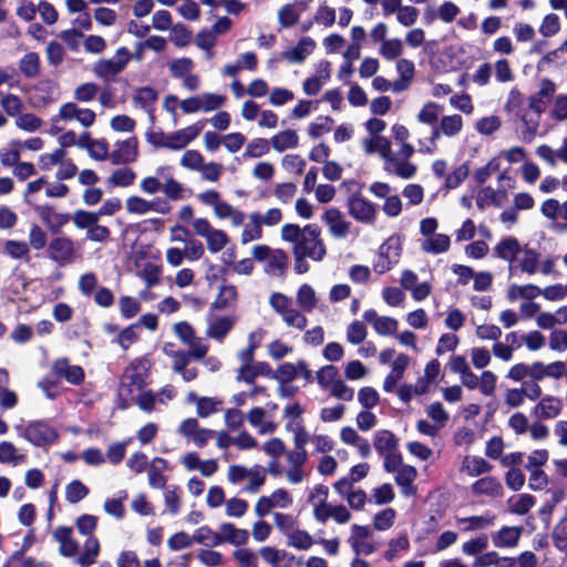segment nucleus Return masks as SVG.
Returning <instances> with one entry per match:
<instances>
[{"instance_id":"9b49d317","label":"nucleus","mask_w":567,"mask_h":567,"mask_svg":"<svg viewBox=\"0 0 567 567\" xmlns=\"http://www.w3.org/2000/svg\"><path fill=\"white\" fill-rule=\"evenodd\" d=\"M322 220L329 226L331 235L336 238H344L350 230L351 223L343 219L342 213L338 208H328Z\"/></svg>"},{"instance_id":"a878e982","label":"nucleus","mask_w":567,"mask_h":567,"mask_svg":"<svg viewBox=\"0 0 567 567\" xmlns=\"http://www.w3.org/2000/svg\"><path fill=\"white\" fill-rule=\"evenodd\" d=\"M535 505V498L529 494H518L507 501V509L517 515H525Z\"/></svg>"},{"instance_id":"dca6fc26","label":"nucleus","mask_w":567,"mask_h":567,"mask_svg":"<svg viewBox=\"0 0 567 567\" xmlns=\"http://www.w3.org/2000/svg\"><path fill=\"white\" fill-rule=\"evenodd\" d=\"M410 363V358L405 353H400L392 363L391 372L385 377L383 382V390L385 392H393L396 383L403 378L404 371Z\"/></svg>"},{"instance_id":"72a5a7b5","label":"nucleus","mask_w":567,"mask_h":567,"mask_svg":"<svg viewBox=\"0 0 567 567\" xmlns=\"http://www.w3.org/2000/svg\"><path fill=\"white\" fill-rule=\"evenodd\" d=\"M297 302L305 311H312L317 305V298L316 292L310 285L303 284L300 286L297 292Z\"/></svg>"},{"instance_id":"c9c22d12","label":"nucleus","mask_w":567,"mask_h":567,"mask_svg":"<svg viewBox=\"0 0 567 567\" xmlns=\"http://www.w3.org/2000/svg\"><path fill=\"white\" fill-rule=\"evenodd\" d=\"M4 251L13 259H30V248L25 241L9 239L4 243Z\"/></svg>"},{"instance_id":"bb28decb","label":"nucleus","mask_w":567,"mask_h":567,"mask_svg":"<svg viewBox=\"0 0 567 567\" xmlns=\"http://www.w3.org/2000/svg\"><path fill=\"white\" fill-rule=\"evenodd\" d=\"M100 553V543L95 537H87L84 543V551L79 556L78 563L81 567H90L96 560Z\"/></svg>"},{"instance_id":"2f4dec72","label":"nucleus","mask_w":567,"mask_h":567,"mask_svg":"<svg viewBox=\"0 0 567 567\" xmlns=\"http://www.w3.org/2000/svg\"><path fill=\"white\" fill-rule=\"evenodd\" d=\"M136 178V174L131 168H118L112 173L107 179V184L113 187L131 186Z\"/></svg>"},{"instance_id":"f257e3e1","label":"nucleus","mask_w":567,"mask_h":567,"mask_svg":"<svg viewBox=\"0 0 567 567\" xmlns=\"http://www.w3.org/2000/svg\"><path fill=\"white\" fill-rule=\"evenodd\" d=\"M281 239L292 243V254L321 261L327 255V247L321 238V228L317 224H308L300 228L297 224H285L281 227Z\"/></svg>"},{"instance_id":"c85d7f7f","label":"nucleus","mask_w":567,"mask_h":567,"mask_svg":"<svg viewBox=\"0 0 567 567\" xmlns=\"http://www.w3.org/2000/svg\"><path fill=\"white\" fill-rule=\"evenodd\" d=\"M261 558L271 565V567H291V561L293 560V556H289V563L285 565H279V561L286 557H288V553L286 550L276 549L270 546L262 547L259 550Z\"/></svg>"},{"instance_id":"412c9836","label":"nucleus","mask_w":567,"mask_h":567,"mask_svg":"<svg viewBox=\"0 0 567 567\" xmlns=\"http://www.w3.org/2000/svg\"><path fill=\"white\" fill-rule=\"evenodd\" d=\"M223 543H229L236 546L245 545L249 538L247 529H238L231 523L220 525Z\"/></svg>"},{"instance_id":"ea45409f","label":"nucleus","mask_w":567,"mask_h":567,"mask_svg":"<svg viewBox=\"0 0 567 567\" xmlns=\"http://www.w3.org/2000/svg\"><path fill=\"white\" fill-rule=\"evenodd\" d=\"M61 382V378L54 369V363L51 370L38 382V386L45 393L49 399L54 398L52 392Z\"/></svg>"},{"instance_id":"3c124183","label":"nucleus","mask_w":567,"mask_h":567,"mask_svg":"<svg viewBox=\"0 0 567 567\" xmlns=\"http://www.w3.org/2000/svg\"><path fill=\"white\" fill-rule=\"evenodd\" d=\"M286 430L288 432L295 433L293 441L296 450H306L305 446L309 441V434L306 431L302 422L300 421L296 425H293L292 421H288L286 424Z\"/></svg>"},{"instance_id":"e433bc0d","label":"nucleus","mask_w":567,"mask_h":567,"mask_svg":"<svg viewBox=\"0 0 567 567\" xmlns=\"http://www.w3.org/2000/svg\"><path fill=\"white\" fill-rule=\"evenodd\" d=\"M313 544L312 536L303 529H295L288 534V546L300 550L309 549Z\"/></svg>"},{"instance_id":"052dcab7","label":"nucleus","mask_w":567,"mask_h":567,"mask_svg":"<svg viewBox=\"0 0 567 567\" xmlns=\"http://www.w3.org/2000/svg\"><path fill=\"white\" fill-rule=\"evenodd\" d=\"M299 13L293 4H285L278 12V21L281 28H290L299 21Z\"/></svg>"},{"instance_id":"5701e85b","label":"nucleus","mask_w":567,"mask_h":567,"mask_svg":"<svg viewBox=\"0 0 567 567\" xmlns=\"http://www.w3.org/2000/svg\"><path fill=\"white\" fill-rule=\"evenodd\" d=\"M19 70L27 79H34L40 74L41 60L37 52L25 53L19 61Z\"/></svg>"},{"instance_id":"9d476101","label":"nucleus","mask_w":567,"mask_h":567,"mask_svg":"<svg viewBox=\"0 0 567 567\" xmlns=\"http://www.w3.org/2000/svg\"><path fill=\"white\" fill-rule=\"evenodd\" d=\"M563 410V402L560 399L546 395L533 408V415L537 420H551L557 417Z\"/></svg>"},{"instance_id":"6ab92c4d","label":"nucleus","mask_w":567,"mask_h":567,"mask_svg":"<svg viewBox=\"0 0 567 567\" xmlns=\"http://www.w3.org/2000/svg\"><path fill=\"white\" fill-rule=\"evenodd\" d=\"M395 476V483L402 487V493L405 496H413L416 494V486L413 485L414 480L417 476V471L412 465H404L399 468Z\"/></svg>"},{"instance_id":"cd10ccee","label":"nucleus","mask_w":567,"mask_h":567,"mask_svg":"<svg viewBox=\"0 0 567 567\" xmlns=\"http://www.w3.org/2000/svg\"><path fill=\"white\" fill-rule=\"evenodd\" d=\"M237 288L234 285H223L219 289L218 295L216 296L214 302L212 303V310H223L226 309L231 301H236L237 299Z\"/></svg>"},{"instance_id":"69168bd1","label":"nucleus","mask_w":567,"mask_h":567,"mask_svg":"<svg viewBox=\"0 0 567 567\" xmlns=\"http://www.w3.org/2000/svg\"><path fill=\"white\" fill-rule=\"evenodd\" d=\"M560 30V20L558 16L549 13L544 17L539 27V32L543 37L549 38L557 34Z\"/></svg>"},{"instance_id":"f03ea898","label":"nucleus","mask_w":567,"mask_h":567,"mask_svg":"<svg viewBox=\"0 0 567 567\" xmlns=\"http://www.w3.org/2000/svg\"><path fill=\"white\" fill-rule=\"evenodd\" d=\"M556 92V84L549 79H543L539 82V89L537 93L529 97L528 112L522 115V120L527 126L526 138L530 140L538 127V120L542 112L547 106V99L551 97Z\"/></svg>"},{"instance_id":"a211bd4d","label":"nucleus","mask_w":567,"mask_h":567,"mask_svg":"<svg viewBox=\"0 0 567 567\" xmlns=\"http://www.w3.org/2000/svg\"><path fill=\"white\" fill-rule=\"evenodd\" d=\"M122 71L123 63L116 62L114 59H101L93 66L94 74L105 82L113 81Z\"/></svg>"},{"instance_id":"a19ab883","label":"nucleus","mask_w":567,"mask_h":567,"mask_svg":"<svg viewBox=\"0 0 567 567\" xmlns=\"http://www.w3.org/2000/svg\"><path fill=\"white\" fill-rule=\"evenodd\" d=\"M10 145L12 146V150H0V162L4 167H16L20 162V148L22 147V143L13 140Z\"/></svg>"},{"instance_id":"4468645a","label":"nucleus","mask_w":567,"mask_h":567,"mask_svg":"<svg viewBox=\"0 0 567 567\" xmlns=\"http://www.w3.org/2000/svg\"><path fill=\"white\" fill-rule=\"evenodd\" d=\"M316 48V42L310 37H303L296 47L281 53L282 59L290 63H302Z\"/></svg>"},{"instance_id":"0e129e2a","label":"nucleus","mask_w":567,"mask_h":567,"mask_svg":"<svg viewBox=\"0 0 567 567\" xmlns=\"http://www.w3.org/2000/svg\"><path fill=\"white\" fill-rule=\"evenodd\" d=\"M48 244L47 233L37 224H33L29 231V248L34 250L43 249Z\"/></svg>"},{"instance_id":"39448f33","label":"nucleus","mask_w":567,"mask_h":567,"mask_svg":"<svg viewBox=\"0 0 567 567\" xmlns=\"http://www.w3.org/2000/svg\"><path fill=\"white\" fill-rule=\"evenodd\" d=\"M401 254L402 238L394 234L379 247L378 259L373 264L374 271L379 275L385 274L399 262Z\"/></svg>"},{"instance_id":"393cba45","label":"nucleus","mask_w":567,"mask_h":567,"mask_svg":"<svg viewBox=\"0 0 567 567\" xmlns=\"http://www.w3.org/2000/svg\"><path fill=\"white\" fill-rule=\"evenodd\" d=\"M299 137L293 130H285L271 137V145L277 152L298 146Z\"/></svg>"},{"instance_id":"4d7b16f0","label":"nucleus","mask_w":567,"mask_h":567,"mask_svg":"<svg viewBox=\"0 0 567 567\" xmlns=\"http://www.w3.org/2000/svg\"><path fill=\"white\" fill-rule=\"evenodd\" d=\"M403 50L402 41L398 38L383 41L380 48V54L391 61L401 55Z\"/></svg>"},{"instance_id":"7c9ffc66","label":"nucleus","mask_w":567,"mask_h":567,"mask_svg":"<svg viewBox=\"0 0 567 567\" xmlns=\"http://www.w3.org/2000/svg\"><path fill=\"white\" fill-rule=\"evenodd\" d=\"M193 542L198 544H203L205 546H217L223 544L221 535L218 533H214L210 527L202 526L197 528L193 536Z\"/></svg>"},{"instance_id":"774afa93","label":"nucleus","mask_w":567,"mask_h":567,"mask_svg":"<svg viewBox=\"0 0 567 567\" xmlns=\"http://www.w3.org/2000/svg\"><path fill=\"white\" fill-rule=\"evenodd\" d=\"M550 116L556 121L567 120V94H559L554 101Z\"/></svg>"},{"instance_id":"603ef678","label":"nucleus","mask_w":567,"mask_h":567,"mask_svg":"<svg viewBox=\"0 0 567 567\" xmlns=\"http://www.w3.org/2000/svg\"><path fill=\"white\" fill-rule=\"evenodd\" d=\"M395 511L391 507L380 511L374 515L373 526L377 530H386L394 524Z\"/></svg>"},{"instance_id":"e2e57ef3","label":"nucleus","mask_w":567,"mask_h":567,"mask_svg":"<svg viewBox=\"0 0 567 567\" xmlns=\"http://www.w3.org/2000/svg\"><path fill=\"white\" fill-rule=\"evenodd\" d=\"M463 126L462 116L458 114L443 116L440 123L441 131L447 135H456Z\"/></svg>"},{"instance_id":"1a4fd4ad","label":"nucleus","mask_w":567,"mask_h":567,"mask_svg":"<svg viewBox=\"0 0 567 567\" xmlns=\"http://www.w3.org/2000/svg\"><path fill=\"white\" fill-rule=\"evenodd\" d=\"M112 164H131L138 157V140L136 136H131L120 143L118 150L111 153Z\"/></svg>"},{"instance_id":"473e14b6","label":"nucleus","mask_w":567,"mask_h":567,"mask_svg":"<svg viewBox=\"0 0 567 567\" xmlns=\"http://www.w3.org/2000/svg\"><path fill=\"white\" fill-rule=\"evenodd\" d=\"M90 493L89 487L79 480L70 482L65 487V498L71 504H76Z\"/></svg>"},{"instance_id":"423d86ee","label":"nucleus","mask_w":567,"mask_h":567,"mask_svg":"<svg viewBox=\"0 0 567 567\" xmlns=\"http://www.w3.org/2000/svg\"><path fill=\"white\" fill-rule=\"evenodd\" d=\"M349 215L357 221L365 225H374L377 219V205L362 197L361 190L357 189L349 195L347 200Z\"/></svg>"},{"instance_id":"bf43d9fd","label":"nucleus","mask_w":567,"mask_h":567,"mask_svg":"<svg viewBox=\"0 0 567 567\" xmlns=\"http://www.w3.org/2000/svg\"><path fill=\"white\" fill-rule=\"evenodd\" d=\"M281 317L287 326L295 327L299 330H303L308 323L306 316L291 306L281 315Z\"/></svg>"},{"instance_id":"a18cd8bd","label":"nucleus","mask_w":567,"mask_h":567,"mask_svg":"<svg viewBox=\"0 0 567 567\" xmlns=\"http://www.w3.org/2000/svg\"><path fill=\"white\" fill-rule=\"evenodd\" d=\"M470 167L467 162L461 164L458 167H456L452 173L446 175L444 187L446 189H454L458 187L464 179L468 176Z\"/></svg>"},{"instance_id":"864d4df0","label":"nucleus","mask_w":567,"mask_h":567,"mask_svg":"<svg viewBox=\"0 0 567 567\" xmlns=\"http://www.w3.org/2000/svg\"><path fill=\"white\" fill-rule=\"evenodd\" d=\"M194 68V62L189 58L175 59L169 63V72L173 78L182 79Z\"/></svg>"},{"instance_id":"79ce46f5","label":"nucleus","mask_w":567,"mask_h":567,"mask_svg":"<svg viewBox=\"0 0 567 567\" xmlns=\"http://www.w3.org/2000/svg\"><path fill=\"white\" fill-rule=\"evenodd\" d=\"M233 326L234 322L230 318H218L209 326L208 334L216 340H223L233 329Z\"/></svg>"},{"instance_id":"de8ad7c7","label":"nucleus","mask_w":567,"mask_h":567,"mask_svg":"<svg viewBox=\"0 0 567 567\" xmlns=\"http://www.w3.org/2000/svg\"><path fill=\"white\" fill-rule=\"evenodd\" d=\"M171 41L177 48L186 47L192 41V32L185 24L177 23L171 28Z\"/></svg>"},{"instance_id":"8fccbe9b","label":"nucleus","mask_w":567,"mask_h":567,"mask_svg":"<svg viewBox=\"0 0 567 567\" xmlns=\"http://www.w3.org/2000/svg\"><path fill=\"white\" fill-rule=\"evenodd\" d=\"M0 105L9 116L20 115V113L23 110L22 100L18 95L12 93L3 95L0 100Z\"/></svg>"},{"instance_id":"f8f14e48","label":"nucleus","mask_w":567,"mask_h":567,"mask_svg":"<svg viewBox=\"0 0 567 567\" xmlns=\"http://www.w3.org/2000/svg\"><path fill=\"white\" fill-rule=\"evenodd\" d=\"M363 319L373 323V329L380 336H391L398 330V320L391 317H379L373 309L365 310Z\"/></svg>"},{"instance_id":"c03bdc74","label":"nucleus","mask_w":567,"mask_h":567,"mask_svg":"<svg viewBox=\"0 0 567 567\" xmlns=\"http://www.w3.org/2000/svg\"><path fill=\"white\" fill-rule=\"evenodd\" d=\"M73 223L79 229H89L94 226L100 217L97 212H87L84 209H78L73 214Z\"/></svg>"},{"instance_id":"37998d69","label":"nucleus","mask_w":567,"mask_h":567,"mask_svg":"<svg viewBox=\"0 0 567 567\" xmlns=\"http://www.w3.org/2000/svg\"><path fill=\"white\" fill-rule=\"evenodd\" d=\"M297 377V367L290 362L280 364L275 372L272 371L271 374V378L276 379L280 385L292 382Z\"/></svg>"},{"instance_id":"0eeeda50","label":"nucleus","mask_w":567,"mask_h":567,"mask_svg":"<svg viewBox=\"0 0 567 567\" xmlns=\"http://www.w3.org/2000/svg\"><path fill=\"white\" fill-rule=\"evenodd\" d=\"M515 269L520 268L522 271L529 275L540 271L544 275H558L556 270V259L548 258L543 261L538 260V256L533 250H523L514 264Z\"/></svg>"},{"instance_id":"2eb2a0df","label":"nucleus","mask_w":567,"mask_h":567,"mask_svg":"<svg viewBox=\"0 0 567 567\" xmlns=\"http://www.w3.org/2000/svg\"><path fill=\"white\" fill-rule=\"evenodd\" d=\"M272 369L268 362L259 361L256 363L243 364L237 375V381H243L247 384L255 382V379L259 375L271 378Z\"/></svg>"},{"instance_id":"09e8293b","label":"nucleus","mask_w":567,"mask_h":567,"mask_svg":"<svg viewBox=\"0 0 567 567\" xmlns=\"http://www.w3.org/2000/svg\"><path fill=\"white\" fill-rule=\"evenodd\" d=\"M441 109L437 103L427 102L417 114L419 122L434 126L437 123Z\"/></svg>"},{"instance_id":"c756f323","label":"nucleus","mask_w":567,"mask_h":567,"mask_svg":"<svg viewBox=\"0 0 567 567\" xmlns=\"http://www.w3.org/2000/svg\"><path fill=\"white\" fill-rule=\"evenodd\" d=\"M140 340V323H132L118 333L114 342L118 343L123 350H127L131 344Z\"/></svg>"},{"instance_id":"7ed1b4c3","label":"nucleus","mask_w":567,"mask_h":567,"mask_svg":"<svg viewBox=\"0 0 567 567\" xmlns=\"http://www.w3.org/2000/svg\"><path fill=\"white\" fill-rule=\"evenodd\" d=\"M151 368L152 362L145 355L132 360L125 368L120 381L118 388H121L122 393L130 396L137 391H142L147 385Z\"/></svg>"},{"instance_id":"6e6d98bb","label":"nucleus","mask_w":567,"mask_h":567,"mask_svg":"<svg viewBox=\"0 0 567 567\" xmlns=\"http://www.w3.org/2000/svg\"><path fill=\"white\" fill-rule=\"evenodd\" d=\"M118 305L120 312L124 319H131L141 311V303L131 296H122Z\"/></svg>"},{"instance_id":"f704fd0d","label":"nucleus","mask_w":567,"mask_h":567,"mask_svg":"<svg viewBox=\"0 0 567 567\" xmlns=\"http://www.w3.org/2000/svg\"><path fill=\"white\" fill-rule=\"evenodd\" d=\"M450 237L445 234H436L422 245V249L431 254H442L449 250Z\"/></svg>"},{"instance_id":"f3484780","label":"nucleus","mask_w":567,"mask_h":567,"mask_svg":"<svg viewBox=\"0 0 567 567\" xmlns=\"http://www.w3.org/2000/svg\"><path fill=\"white\" fill-rule=\"evenodd\" d=\"M373 446L380 456L399 449V441L390 430H379L374 433Z\"/></svg>"},{"instance_id":"20e7f679","label":"nucleus","mask_w":567,"mask_h":567,"mask_svg":"<svg viewBox=\"0 0 567 567\" xmlns=\"http://www.w3.org/2000/svg\"><path fill=\"white\" fill-rule=\"evenodd\" d=\"M19 435L37 447H48L59 439L58 430L45 420H37L27 426H17Z\"/></svg>"},{"instance_id":"6e6552de","label":"nucleus","mask_w":567,"mask_h":567,"mask_svg":"<svg viewBox=\"0 0 567 567\" xmlns=\"http://www.w3.org/2000/svg\"><path fill=\"white\" fill-rule=\"evenodd\" d=\"M47 252L51 260L64 267L74 261V241L66 236L53 237L48 244Z\"/></svg>"},{"instance_id":"aec40b11","label":"nucleus","mask_w":567,"mask_h":567,"mask_svg":"<svg viewBox=\"0 0 567 567\" xmlns=\"http://www.w3.org/2000/svg\"><path fill=\"white\" fill-rule=\"evenodd\" d=\"M567 322V306L559 307L555 312L539 311L536 323L542 329H551Z\"/></svg>"},{"instance_id":"49530a36","label":"nucleus","mask_w":567,"mask_h":567,"mask_svg":"<svg viewBox=\"0 0 567 567\" xmlns=\"http://www.w3.org/2000/svg\"><path fill=\"white\" fill-rule=\"evenodd\" d=\"M250 220L254 224V226L251 228L246 226L245 229L243 230V234H241V243L243 244H247L251 240L259 239L262 236L260 214L259 213L250 214Z\"/></svg>"},{"instance_id":"4c0bfd02","label":"nucleus","mask_w":567,"mask_h":567,"mask_svg":"<svg viewBox=\"0 0 567 567\" xmlns=\"http://www.w3.org/2000/svg\"><path fill=\"white\" fill-rule=\"evenodd\" d=\"M524 336H519L516 332H512L506 336L505 344H498V358L503 360H509L513 354V350L520 348Z\"/></svg>"},{"instance_id":"680f3d73","label":"nucleus","mask_w":567,"mask_h":567,"mask_svg":"<svg viewBox=\"0 0 567 567\" xmlns=\"http://www.w3.org/2000/svg\"><path fill=\"white\" fill-rule=\"evenodd\" d=\"M207 248L210 252L220 251L228 243V236L224 230L213 229L206 237Z\"/></svg>"},{"instance_id":"5fc2aeb1","label":"nucleus","mask_w":567,"mask_h":567,"mask_svg":"<svg viewBox=\"0 0 567 567\" xmlns=\"http://www.w3.org/2000/svg\"><path fill=\"white\" fill-rule=\"evenodd\" d=\"M269 142L266 138L257 137L251 140L244 153V157L257 158L269 152Z\"/></svg>"},{"instance_id":"b1692460","label":"nucleus","mask_w":567,"mask_h":567,"mask_svg":"<svg viewBox=\"0 0 567 567\" xmlns=\"http://www.w3.org/2000/svg\"><path fill=\"white\" fill-rule=\"evenodd\" d=\"M523 249L515 238H505L498 244V256L509 261L511 271L515 269V261Z\"/></svg>"},{"instance_id":"58836bf2","label":"nucleus","mask_w":567,"mask_h":567,"mask_svg":"<svg viewBox=\"0 0 567 567\" xmlns=\"http://www.w3.org/2000/svg\"><path fill=\"white\" fill-rule=\"evenodd\" d=\"M181 487L178 485H171L165 488L164 502L172 515H176L181 509Z\"/></svg>"},{"instance_id":"13d9d810","label":"nucleus","mask_w":567,"mask_h":567,"mask_svg":"<svg viewBox=\"0 0 567 567\" xmlns=\"http://www.w3.org/2000/svg\"><path fill=\"white\" fill-rule=\"evenodd\" d=\"M24 458V455L17 454V447L12 442L2 441L0 442V463L8 464L14 463L18 464L21 460Z\"/></svg>"},{"instance_id":"338daca9","label":"nucleus","mask_w":567,"mask_h":567,"mask_svg":"<svg viewBox=\"0 0 567 567\" xmlns=\"http://www.w3.org/2000/svg\"><path fill=\"white\" fill-rule=\"evenodd\" d=\"M358 400L363 408L372 409L378 405L380 396L374 388L363 386L358 392Z\"/></svg>"},{"instance_id":"4be33fe9","label":"nucleus","mask_w":567,"mask_h":567,"mask_svg":"<svg viewBox=\"0 0 567 567\" xmlns=\"http://www.w3.org/2000/svg\"><path fill=\"white\" fill-rule=\"evenodd\" d=\"M364 151L367 154L379 152L386 161H394L392 157L391 142L385 136H374L364 141Z\"/></svg>"},{"instance_id":"ddd939ff","label":"nucleus","mask_w":567,"mask_h":567,"mask_svg":"<svg viewBox=\"0 0 567 567\" xmlns=\"http://www.w3.org/2000/svg\"><path fill=\"white\" fill-rule=\"evenodd\" d=\"M54 369H56L61 380L65 379L70 384L80 385L84 381L85 373L83 368L71 365L66 358L56 359L54 361Z\"/></svg>"}]
</instances>
